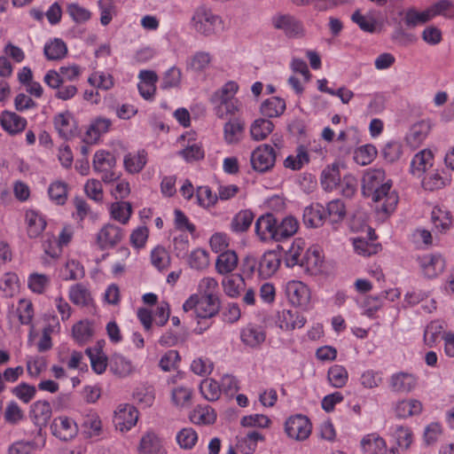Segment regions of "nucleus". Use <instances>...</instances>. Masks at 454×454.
<instances>
[{"label":"nucleus","mask_w":454,"mask_h":454,"mask_svg":"<svg viewBox=\"0 0 454 454\" xmlns=\"http://www.w3.org/2000/svg\"><path fill=\"white\" fill-rule=\"evenodd\" d=\"M273 122L267 119H257L255 120L250 128V133L254 140H263L266 138L273 130Z\"/></svg>","instance_id":"obj_48"},{"label":"nucleus","mask_w":454,"mask_h":454,"mask_svg":"<svg viewBox=\"0 0 454 454\" xmlns=\"http://www.w3.org/2000/svg\"><path fill=\"white\" fill-rule=\"evenodd\" d=\"M191 24L196 32L206 36L223 29L222 18L211 10L203 7L195 11Z\"/></svg>","instance_id":"obj_3"},{"label":"nucleus","mask_w":454,"mask_h":454,"mask_svg":"<svg viewBox=\"0 0 454 454\" xmlns=\"http://www.w3.org/2000/svg\"><path fill=\"white\" fill-rule=\"evenodd\" d=\"M93 169L98 173L104 183H112L119 179V174L115 172V157L106 151H98L94 154Z\"/></svg>","instance_id":"obj_5"},{"label":"nucleus","mask_w":454,"mask_h":454,"mask_svg":"<svg viewBox=\"0 0 454 454\" xmlns=\"http://www.w3.org/2000/svg\"><path fill=\"white\" fill-rule=\"evenodd\" d=\"M286 294L288 301L295 307L307 309L310 303V290L301 281L291 280L286 284Z\"/></svg>","instance_id":"obj_7"},{"label":"nucleus","mask_w":454,"mask_h":454,"mask_svg":"<svg viewBox=\"0 0 454 454\" xmlns=\"http://www.w3.org/2000/svg\"><path fill=\"white\" fill-rule=\"evenodd\" d=\"M276 323L282 330L292 331L303 327L306 318L298 311L283 309L278 312Z\"/></svg>","instance_id":"obj_20"},{"label":"nucleus","mask_w":454,"mask_h":454,"mask_svg":"<svg viewBox=\"0 0 454 454\" xmlns=\"http://www.w3.org/2000/svg\"><path fill=\"white\" fill-rule=\"evenodd\" d=\"M353 247L357 254L364 257L376 254L381 247L379 243L369 242L364 239H355Z\"/></svg>","instance_id":"obj_60"},{"label":"nucleus","mask_w":454,"mask_h":454,"mask_svg":"<svg viewBox=\"0 0 454 454\" xmlns=\"http://www.w3.org/2000/svg\"><path fill=\"white\" fill-rule=\"evenodd\" d=\"M394 413L398 419H408L422 412L423 405L419 400L407 398L397 401L393 406Z\"/></svg>","instance_id":"obj_21"},{"label":"nucleus","mask_w":454,"mask_h":454,"mask_svg":"<svg viewBox=\"0 0 454 454\" xmlns=\"http://www.w3.org/2000/svg\"><path fill=\"white\" fill-rule=\"evenodd\" d=\"M176 440L180 448L191 450L198 442V434L192 427H184L176 434Z\"/></svg>","instance_id":"obj_58"},{"label":"nucleus","mask_w":454,"mask_h":454,"mask_svg":"<svg viewBox=\"0 0 454 454\" xmlns=\"http://www.w3.org/2000/svg\"><path fill=\"white\" fill-rule=\"evenodd\" d=\"M434 161V157L430 150H421L413 156L410 164V173L419 178L433 168Z\"/></svg>","instance_id":"obj_18"},{"label":"nucleus","mask_w":454,"mask_h":454,"mask_svg":"<svg viewBox=\"0 0 454 454\" xmlns=\"http://www.w3.org/2000/svg\"><path fill=\"white\" fill-rule=\"evenodd\" d=\"M371 198L375 203L376 211L382 214L383 217H388L393 214L399 201L397 192L392 190L391 180H387Z\"/></svg>","instance_id":"obj_4"},{"label":"nucleus","mask_w":454,"mask_h":454,"mask_svg":"<svg viewBox=\"0 0 454 454\" xmlns=\"http://www.w3.org/2000/svg\"><path fill=\"white\" fill-rule=\"evenodd\" d=\"M183 309L184 312L193 310L198 319H210L219 312L220 301L219 298L204 297L194 294L184 302Z\"/></svg>","instance_id":"obj_1"},{"label":"nucleus","mask_w":454,"mask_h":454,"mask_svg":"<svg viewBox=\"0 0 454 454\" xmlns=\"http://www.w3.org/2000/svg\"><path fill=\"white\" fill-rule=\"evenodd\" d=\"M361 446L366 454H383L387 448L385 440L377 434L365 435L361 441Z\"/></svg>","instance_id":"obj_35"},{"label":"nucleus","mask_w":454,"mask_h":454,"mask_svg":"<svg viewBox=\"0 0 454 454\" xmlns=\"http://www.w3.org/2000/svg\"><path fill=\"white\" fill-rule=\"evenodd\" d=\"M83 433L88 437H95L102 433V421L99 416L95 412L88 413L82 424Z\"/></svg>","instance_id":"obj_45"},{"label":"nucleus","mask_w":454,"mask_h":454,"mask_svg":"<svg viewBox=\"0 0 454 454\" xmlns=\"http://www.w3.org/2000/svg\"><path fill=\"white\" fill-rule=\"evenodd\" d=\"M377 149L374 145L368 144L356 148L354 152V160L361 166H365L373 161L377 156Z\"/></svg>","instance_id":"obj_53"},{"label":"nucleus","mask_w":454,"mask_h":454,"mask_svg":"<svg viewBox=\"0 0 454 454\" xmlns=\"http://www.w3.org/2000/svg\"><path fill=\"white\" fill-rule=\"evenodd\" d=\"M111 370L121 377L130 374L133 371L131 362L121 355H114L111 361Z\"/></svg>","instance_id":"obj_62"},{"label":"nucleus","mask_w":454,"mask_h":454,"mask_svg":"<svg viewBox=\"0 0 454 454\" xmlns=\"http://www.w3.org/2000/svg\"><path fill=\"white\" fill-rule=\"evenodd\" d=\"M404 23L409 27H415L431 20L427 8L422 12H418L414 8L408 9L404 16Z\"/></svg>","instance_id":"obj_57"},{"label":"nucleus","mask_w":454,"mask_h":454,"mask_svg":"<svg viewBox=\"0 0 454 454\" xmlns=\"http://www.w3.org/2000/svg\"><path fill=\"white\" fill-rule=\"evenodd\" d=\"M123 230L112 223L104 225L97 234V244L101 249L115 247L123 238Z\"/></svg>","instance_id":"obj_17"},{"label":"nucleus","mask_w":454,"mask_h":454,"mask_svg":"<svg viewBox=\"0 0 454 454\" xmlns=\"http://www.w3.org/2000/svg\"><path fill=\"white\" fill-rule=\"evenodd\" d=\"M431 20L437 16L454 20V4L450 0H438L427 7Z\"/></svg>","instance_id":"obj_41"},{"label":"nucleus","mask_w":454,"mask_h":454,"mask_svg":"<svg viewBox=\"0 0 454 454\" xmlns=\"http://www.w3.org/2000/svg\"><path fill=\"white\" fill-rule=\"evenodd\" d=\"M430 125L426 121L413 124L405 136L406 144L411 148L419 147L427 138Z\"/></svg>","instance_id":"obj_25"},{"label":"nucleus","mask_w":454,"mask_h":454,"mask_svg":"<svg viewBox=\"0 0 454 454\" xmlns=\"http://www.w3.org/2000/svg\"><path fill=\"white\" fill-rule=\"evenodd\" d=\"M280 262V254L276 251L264 253L259 263L261 273L269 277L273 275L278 270Z\"/></svg>","instance_id":"obj_39"},{"label":"nucleus","mask_w":454,"mask_h":454,"mask_svg":"<svg viewBox=\"0 0 454 454\" xmlns=\"http://www.w3.org/2000/svg\"><path fill=\"white\" fill-rule=\"evenodd\" d=\"M431 221L434 229L445 232L452 224L450 212L439 207H434L431 212Z\"/></svg>","instance_id":"obj_34"},{"label":"nucleus","mask_w":454,"mask_h":454,"mask_svg":"<svg viewBox=\"0 0 454 454\" xmlns=\"http://www.w3.org/2000/svg\"><path fill=\"white\" fill-rule=\"evenodd\" d=\"M286 110V102L278 97H271L264 100L261 106V113L269 118L278 117Z\"/></svg>","instance_id":"obj_37"},{"label":"nucleus","mask_w":454,"mask_h":454,"mask_svg":"<svg viewBox=\"0 0 454 454\" xmlns=\"http://www.w3.org/2000/svg\"><path fill=\"white\" fill-rule=\"evenodd\" d=\"M383 381L382 373L379 371L372 369L365 370L362 372L359 382L363 387L372 389L380 387Z\"/></svg>","instance_id":"obj_63"},{"label":"nucleus","mask_w":454,"mask_h":454,"mask_svg":"<svg viewBox=\"0 0 454 454\" xmlns=\"http://www.w3.org/2000/svg\"><path fill=\"white\" fill-rule=\"evenodd\" d=\"M85 275L83 266L76 260H67L60 270V277L63 280H78Z\"/></svg>","instance_id":"obj_43"},{"label":"nucleus","mask_w":454,"mask_h":454,"mask_svg":"<svg viewBox=\"0 0 454 454\" xmlns=\"http://www.w3.org/2000/svg\"><path fill=\"white\" fill-rule=\"evenodd\" d=\"M69 300L77 306H89L93 299L90 289L82 283L70 286L68 291Z\"/></svg>","instance_id":"obj_28"},{"label":"nucleus","mask_w":454,"mask_h":454,"mask_svg":"<svg viewBox=\"0 0 454 454\" xmlns=\"http://www.w3.org/2000/svg\"><path fill=\"white\" fill-rule=\"evenodd\" d=\"M147 152L144 149H141L125 154L123 158V166L129 174H138L143 170L147 163Z\"/></svg>","instance_id":"obj_23"},{"label":"nucleus","mask_w":454,"mask_h":454,"mask_svg":"<svg viewBox=\"0 0 454 454\" xmlns=\"http://www.w3.org/2000/svg\"><path fill=\"white\" fill-rule=\"evenodd\" d=\"M325 217V208L320 204L309 206L303 212V223L308 227L317 228L323 225Z\"/></svg>","instance_id":"obj_30"},{"label":"nucleus","mask_w":454,"mask_h":454,"mask_svg":"<svg viewBox=\"0 0 454 454\" xmlns=\"http://www.w3.org/2000/svg\"><path fill=\"white\" fill-rule=\"evenodd\" d=\"M131 214L132 207L128 201H117L111 204V217L121 223H127Z\"/></svg>","instance_id":"obj_46"},{"label":"nucleus","mask_w":454,"mask_h":454,"mask_svg":"<svg viewBox=\"0 0 454 454\" xmlns=\"http://www.w3.org/2000/svg\"><path fill=\"white\" fill-rule=\"evenodd\" d=\"M88 82L103 90H111L114 86V80L111 74L104 71H95L88 78Z\"/></svg>","instance_id":"obj_52"},{"label":"nucleus","mask_w":454,"mask_h":454,"mask_svg":"<svg viewBox=\"0 0 454 454\" xmlns=\"http://www.w3.org/2000/svg\"><path fill=\"white\" fill-rule=\"evenodd\" d=\"M422 274L428 278L439 276L445 269V260L440 254H427L417 259Z\"/></svg>","instance_id":"obj_14"},{"label":"nucleus","mask_w":454,"mask_h":454,"mask_svg":"<svg viewBox=\"0 0 454 454\" xmlns=\"http://www.w3.org/2000/svg\"><path fill=\"white\" fill-rule=\"evenodd\" d=\"M299 228L297 219L292 215L284 217L281 221L278 220L277 226V242H281L294 236Z\"/></svg>","instance_id":"obj_32"},{"label":"nucleus","mask_w":454,"mask_h":454,"mask_svg":"<svg viewBox=\"0 0 454 454\" xmlns=\"http://www.w3.org/2000/svg\"><path fill=\"white\" fill-rule=\"evenodd\" d=\"M385 171L381 168L368 169L362 179V193L365 197H372L387 182Z\"/></svg>","instance_id":"obj_15"},{"label":"nucleus","mask_w":454,"mask_h":454,"mask_svg":"<svg viewBox=\"0 0 454 454\" xmlns=\"http://www.w3.org/2000/svg\"><path fill=\"white\" fill-rule=\"evenodd\" d=\"M265 340L266 331L262 325L250 323L240 330V340L248 348H259Z\"/></svg>","instance_id":"obj_16"},{"label":"nucleus","mask_w":454,"mask_h":454,"mask_svg":"<svg viewBox=\"0 0 454 454\" xmlns=\"http://www.w3.org/2000/svg\"><path fill=\"white\" fill-rule=\"evenodd\" d=\"M51 286V278L47 274L32 272L27 277V287L35 294H43Z\"/></svg>","instance_id":"obj_36"},{"label":"nucleus","mask_w":454,"mask_h":454,"mask_svg":"<svg viewBox=\"0 0 454 454\" xmlns=\"http://www.w3.org/2000/svg\"><path fill=\"white\" fill-rule=\"evenodd\" d=\"M304 250V241L301 239H296L293 241L288 250L285 254V264L288 268H293L295 265H305L306 267H317L321 262L320 253L317 250H308L306 255L301 257Z\"/></svg>","instance_id":"obj_2"},{"label":"nucleus","mask_w":454,"mask_h":454,"mask_svg":"<svg viewBox=\"0 0 454 454\" xmlns=\"http://www.w3.org/2000/svg\"><path fill=\"white\" fill-rule=\"evenodd\" d=\"M0 123L6 132L16 135L26 129L27 120L14 112L4 111L1 114Z\"/></svg>","instance_id":"obj_24"},{"label":"nucleus","mask_w":454,"mask_h":454,"mask_svg":"<svg viewBox=\"0 0 454 454\" xmlns=\"http://www.w3.org/2000/svg\"><path fill=\"white\" fill-rule=\"evenodd\" d=\"M190 419L193 424L209 425L216 419L215 411L208 405H198L190 414Z\"/></svg>","instance_id":"obj_38"},{"label":"nucleus","mask_w":454,"mask_h":454,"mask_svg":"<svg viewBox=\"0 0 454 454\" xmlns=\"http://www.w3.org/2000/svg\"><path fill=\"white\" fill-rule=\"evenodd\" d=\"M50 200L57 205H64L67 200V184L65 182L55 181L48 188Z\"/></svg>","instance_id":"obj_54"},{"label":"nucleus","mask_w":454,"mask_h":454,"mask_svg":"<svg viewBox=\"0 0 454 454\" xmlns=\"http://www.w3.org/2000/svg\"><path fill=\"white\" fill-rule=\"evenodd\" d=\"M327 378L333 387L340 388L347 384L348 372L344 366L334 364L329 368Z\"/></svg>","instance_id":"obj_51"},{"label":"nucleus","mask_w":454,"mask_h":454,"mask_svg":"<svg viewBox=\"0 0 454 454\" xmlns=\"http://www.w3.org/2000/svg\"><path fill=\"white\" fill-rule=\"evenodd\" d=\"M340 182L339 168L337 166H328L321 174V184L325 191H333Z\"/></svg>","instance_id":"obj_47"},{"label":"nucleus","mask_w":454,"mask_h":454,"mask_svg":"<svg viewBox=\"0 0 454 454\" xmlns=\"http://www.w3.org/2000/svg\"><path fill=\"white\" fill-rule=\"evenodd\" d=\"M43 54L48 60L62 59L67 54V44L59 38L51 39L44 44Z\"/></svg>","instance_id":"obj_31"},{"label":"nucleus","mask_w":454,"mask_h":454,"mask_svg":"<svg viewBox=\"0 0 454 454\" xmlns=\"http://www.w3.org/2000/svg\"><path fill=\"white\" fill-rule=\"evenodd\" d=\"M217 101L219 103L215 107V114L220 119H225L229 115H235L240 110L241 104L237 98H223Z\"/></svg>","instance_id":"obj_44"},{"label":"nucleus","mask_w":454,"mask_h":454,"mask_svg":"<svg viewBox=\"0 0 454 454\" xmlns=\"http://www.w3.org/2000/svg\"><path fill=\"white\" fill-rule=\"evenodd\" d=\"M450 183V178L445 177L438 170L428 172L422 180V185L426 190L434 191L441 189Z\"/></svg>","instance_id":"obj_49"},{"label":"nucleus","mask_w":454,"mask_h":454,"mask_svg":"<svg viewBox=\"0 0 454 454\" xmlns=\"http://www.w3.org/2000/svg\"><path fill=\"white\" fill-rule=\"evenodd\" d=\"M311 423L308 417L301 414L291 416L285 423L287 435L297 441L307 439L311 433Z\"/></svg>","instance_id":"obj_8"},{"label":"nucleus","mask_w":454,"mask_h":454,"mask_svg":"<svg viewBox=\"0 0 454 454\" xmlns=\"http://www.w3.org/2000/svg\"><path fill=\"white\" fill-rule=\"evenodd\" d=\"M54 126L60 137L70 138L74 132L75 126L70 113L59 114L54 118Z\"/></svg>","instance_id":"obj_33"},{"label":"nucleus","mask_w":454,"mask_h":454,"mask_svg":"<svg viewBox=\"0 0 454 454\" xmlns=\"http://www.w3.org/2000/svg\"><path fill=\"white\" fill-rule=\"evenodd\" d=\"M188 263L192 269L203 270L209 265V254L205 249L197 248L191 253Z\"/></svg>","instance_id":"obj_59"},{"label":"nucleus","mask_w":454,"mask_h":454,"mask_svg":"<svg viewBox=\"0 0 454 454\" xmlns=\"http://www.w3.org/2000/svg\"><path fill=\"white\" fill-rule=\"evenodd\" d=\"M271 24L274 28L283 31L287 37L298 38L305 34L302 22L290 14L278 13L274 15L271 18Z\"/></svg>","instance_id":"obj_6"},{"label":"nucleus","mask_w":454,"mask_h":454,"mask_svg":"<svg viewBox=\"0 0 454 454\" xmlns=\"http://www.w3.org/2000/svg\"><path fill=\"white\" fill-rule=\"evenodd\" d=\"M276 161V152L270 145L258 146L251 154V164L257 172H266L273 168Z\"/></svg>","instance_id":"obj_9"},{"label":"nucleus","mask_w":454,"mask_h":454,"mask_svg":"<svg viewBox=\"0 0 454 454\" xmlns=\"http://www.w3.org/2000/svg\"><path fill=\"white\" fill-rule=\"evenodd\" d=\"M254 218V215L251 210H240L232 218L231 223V230L237 233L245 232L251 226Z\"/></svg>","instance_id":"obj_42"},{"label":"nucleus","mask_w":454,"mask_h":454,"mask_svg":"<svg viewBox=\"0 0 454 454\" xmlns=\"http://www.w3.org/2000/svg\"><path fill=\"white\" fill-rule=\"evenodd\" d=\"M51 430L55 437L63 442L73 440L78 434L75 421L67 416L56 417L51 424Z\"/></svg>","instance_id":"obj_11"},{"label":"nucleus","mask_w":454,"mask_h":454,"mask_svg":"<svg viewBox=\"0 0 454 454\" xmlns=\"http://www.w3.org/2000/svg\"><path fill=\"white\" fill-rule=\"evenodd\" d=\"M212 61V55L207 51H197L188 60L186 64L187 70L196 73L206 71Z\"/></svg>","instance_id":"obj_40"},{"label":"nucleus","mask_w":454,"mask_h":454,"mask_svg":"<svg viewBox=\"0 0 454 454\" xmlns=\"http://www.w3.org/2000/svg\"><path fill=\"white\" fill-rule=\"evenodd\" d=\"M238 255L233 250L220 253L215 262V270L221 274L232 272L238 266Z\"/></svg>","instance_id":"obj_29"},{"label":"nucleus","mask_w":454,"mask_h":454,"mask_svg":"<svg viewBox=\"0 0 454 454\" xmlns=\"http://www.w3.org/2000/svg\"><path fill=\"white\" fill-rule=\"evenodd\" d=\"M27 232L30 239L39 237L46 227L45 217L38 211L30 209L26 212Z\"/></svg>","instance_id":"obj_26"},{"label":"nucleus","mask_w":454,"mask_h":454,"mask_svg":"<svg viewBox=\"0 0 454 454\" xmlns=\"http://www.w3.org/2000/svg\"><path fill=\"white\" fill-rule=\"evenodd\" d=\"M17 314L20 324H31L34 317V306L32 301L28 299H20L18 302Z\"/></svg>","instance_id":"obj_64"},{"label":"nucleus","mask_w":454,"mask_h":454,"mask_svg":"<svg viewBox=\"0 0 454 454\" xmlns=\"http://www.w3.org/2000/svg\"><path fill=\"white\" fill-rule=\"evenodd\" d=\"M277 217L273 214L268 213L257 218L254 230L260 240L277 242Z\"/></svg>","instance_id":"obj_13"},{"label":"nucleus","mask_w":454,"mask_h":454,"mask_svg":"<svg viewBox=\"0 0 454 454\" xmlns=\"http://www.w3.org/2000/svg\"><path fill=\"white\" fill-rule=\"evenodd\" d=\"M182 80V71L176 67H171L162 75L160 88L169 90L179 88Z\"/></svg>","instance_id":"obj_56"},{"label":"nucleus","mask_w":454,"mask_h":454,"mask_svg":"<svg viewBox=\"0 0 454 454\" xmlns=\"http://www.w3.org/2000/svg\"><path fill=\"white\" fill-rule=\"evenodd\" d=\"M309 161V157L307 149L303 145H300L297 147L295 155L286 157L284 166L293 170H299Z\"/></svg>","instance_id":"obj_50"},{"label":"nucleus","mask_w":454,"mask_h":454,"mask_svg":"<svg viewBox=\"0 0 454 454\" xmlns=\"http://www.w3.org/2000/svg\"><path fill=\"white\" fill-rule=\"evenodd\" d=\"M201 395L208 401H215L220 397V384L213 379L202 380L200 386Z\"/></svg>","instance_id":"obj_61"},{"label":"nucleus","mask_w":454,"mask_h":454,"mask_svg":"<svg viewBox=\"0 0 454 454\" xmlns=\"http://www.w3.org/2000/svg\"><path fill=\"white\" fill-rule=\"evenodd\" d=\"M182 378L183 375L177 373L175 376L169 377L167 380L168 386L170 387L171 402L177 407L187 405L192 395V391L189 387L179 383Z\"/></svg>","instance_id":"obj_12"},{"label":"nucleus","mask_w":454,"mask_h":454,"mask_svg":"<svg viewBox=\"0 0 454 454\" xmlns=\"http://www.w3.org/2000/svg\"><path fill=\"white\" fill-rule=\"evenodd\" d=\"M52 415L51 403L44 400H39L30 406L29 416L33 423L42 428L50 421Z\"/></svg>","instance_id":"obj_22"},{"label":"nucleus","mask_w":454,"mask_h":454,"mask_svg":"<svg viewBox=\"0 0 454 454\" xmlns=\"http://www.w3.org/2000/svg\"><path fill=\"white\" fill-rule=\"evenodd\" d=\"M138 411L130 404H121L114 411L113 422L116 430L126 433L137 422Z\"/></svg>","instance_id":"obj_10"},{"label":"nucleus","mask_w":454,"mask_h":454,"mask_svg":"<svg viewBox=\"0 0 454 454\" xmlns=\"http://www.w3.org/2000/svg\"><path fill=\"white\" fill-rule=\"evenodd\" d=\"M418 379L415 375L408 372H396L389 379V387L393 392L408 394L415 389Z\"/></svg>","instance_id":"obj_19"},{"label":"nucleus","mask_w":454,"mask_h":454,"mask_svg":"<svg viewBox=\"0 0 454 454\" xmlns=\"http://www.w3.org/2000/svg\"><path fill=\"white\" fill-rule=\"evenodd\" d=\"M244 125L237 120L228 121L223 127L224 140L227 144L238 143L242 136Z\"/></svg>","instance_id":"obj_55"},{"label":"nucleus","mask_w":454,"mask_h":454,"mask_svg":"<svg viewBox=\"0 0 454 454\" xmlns=\"http://www.w3.org/2000/svg\"><path fill=\"white\" fill-rule=\"evenodd\" d=\"M137 450L139 454H161L162 440L154 432L148 431L142 436Z\"/></svg>","instance_id":"obj_27"}]
</instances>
